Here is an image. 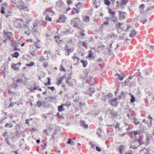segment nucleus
Returning a JSON list of instances; mask_svg holds the SVG:
<instances>
[{
	"label": "nucleus",
	"instance_id": "f3484780",
	"mask_svg": "<svg viewBox=\"0 0 154 154\" xmlns=\"http://www.w3.org/2000/svg\"><path fill=\"white\" fill-rule=\"evenodd\" d=\"M80 32L78 34H75V35L77 37H80L81 36H84L85 35V34L84 33L85 30H81L80 31Z\"/></svg>",
	"mask_w": 154,
	"mask_h": 154
},
{
	"label": "nucleus",
	"instance_id": "a878e982",
	"mask_svg": "<svg viewBox=\"0 0 154 154\" xmlns=\"http://www.w3.org/2000/svg\"><path fill=\"white\" fill-rule=\"evenodd\" d=\"M147 46L151 52H153L154 51V47L153 46L150 45L149 44H147Z\"/></svg>",
	"mask_w": 154,
	"mask_h": 154
},
{
	"label": "nucleus",
	"instance_id": "603ef678",
	"mask_svg": "<svg viewBox=\"0 0 154 154\" xmlns=\"http://www.w3.org/2000/svg\"><path fill=\"white\" fill-rule=\"evenodd\" d=\"M125 94L123 91H121L120 92V95L119 96V97L120 99H121L122 97H124Z\"/></svg>",
	"mask_w": 154,
	"mask_h": 154
},
{
	"label": "nucleus",
	"instance_id": "e2e57ef3",
	"mask_svg": "<svg viewBox=\"0 0 154 154\" xmlns=\"http://www.w3.org/2000/svg\"><path fill=\"white\" fill-rule=\"evenodd\" d=\"M8 134V132L7 131H5V133H4V134H2V136L5 137L6 138L7 134Z\"/></svg>",
	"mask_w": 154,
	"mask_h": 154
},
{
	"label": "nucleus",
	"instance_id": "bb28decb",
	"mask_svg": "<svg viewBox=\"0 0 154 154\" xmlns=\"http://www.w3.org/2000/svg\"><path fill=\"white\" fill-rule=\"evenodd\" d=\"M110 18L111 20L114 23H116L118 22V18L115 17V16H112Z\"/></svg>",
	"mask_w": 154,
	"mask_h": 154
},
{
	"label": "nucleus",
	"instance_id": "5701e85b",
	"mask_svg": "<svg viewBox=\"0 0 154 154\" xmlns=\"http://www.w3.org/2000/svg\"><path fill=\"white\" fill-rule=\"evenodd\" d=\"M110 114L113 116V117H115L118 115V112H115L113 110H112L111 111Z\"/></svg>",
	"mask_w": 154,
	"mask_h": 154
},
{
	"label": "nucleus",
	"instance_id": "7ed1b4c3",
	"mask_svg": "<svg viewBox=\"0 0 154 154\" xmlns=\"http://www.w3.org/2000/svg\"><path fill=\"white\" fill-rule=\"evenodd\" d=\"M80 22V19L79 17L74 18L71 20V24L74 27H77L78 26Z\"/></svg>",
	"mask_w": 154,
	"mask_h": 154
},
{
	"label": "nucleus",
	"instance_id": "864d4df0",
	"mask_svg": "<svg viewBox=\"0 0 154 154\" xmlns=\"http://www.w3.org/2000/svg\"><path fill=\"white\" fill-rule=\"evenodd\" d=\"M93 53H92V51H91V50L90 51V52L89 54L88 57L90 58H91L93 57Z\"/></svg>",
	"mask_w": 154,
	"mask_h": 154
},
{
	"label": "nucleus",
	"instance_id": "a19ab883",
	"mask_svg": "<svg viewBox=\"0 0 154 154\" xmlns=\"http://www.w3.org/2000/svg\"><path fill=\"white\" fill-rule=\"evenodd\" d=\"M19 56V54L17 52H15L14 53L13 55H12L13 57L17 58Z\"/></svg>",
	"mask_w": 154,
	"mask_h": 154
},
{
	"label": "nucleus",
	"instance_id": "8fccbe9b",
	"mask_svg": "<svg viewBox=\"0 0 154 154\" xmlns=\"http://www.w3.org/2000/svg\"><path fill=\"white\" fill-rule=\"evenodd\" d=\"M134 135V136H136L137 134H140L139 130L136 131H133Z\"/></svg>",
	"mask_w": 154,
	"mask_h": 154
},
{
	"label": "nucleus",
	"instance_id": "9b49d317",
	"mask_svg": "<svg viewBox=\"0 0 154 154\" xmlns=\"http://www.w3.org/2000/svg\"><path fill=\"white\" fill-rule=\"evenodd\" d=\"M119 19L120 20L124 19L125 18L126 14L125 12H121V11H119Z\"/></svg>",
	"mask_w": 154,
	"mask_h": 154
},
{
	"label": "nucleus",
	"instance_id": "dca6fc26",
	"mask_svg": "<svg viewBox=\"0 0 154 154\" xmlns=\"http://www.w3.org/2000/svg\"><path fill=\"white\" fill-rule=\"evenodd\" d=\"M125 146L123 145H120L119 146L118 150L120 154H122L124 151Z\"/></svg>",
	"mask_w": 154,
	"mask_h": 154
},
{
	"label": "nucleus",
	"instance_id": "680f3d73",
	"mask_svg": "<svg viewBox=\"0 0 154 154\" xmlns=\"http://www.w3.org/2000/svg\"><path fill=\"white\" fill-rule=\"evenodd\" d=\"M66 83H67L68 84V86H71L73 85L72 83L71 82H69V81H68L67 80H66Z\"/></svg>",
	"mask_w": 154,
	"mask_h": 154
},
{
	"label": "nucleus",
	"instance_id": "4be33fe9",
	"mask_svg": "<svg viewBox=\"0 0 154 154\" xmlns=\"http://www.w3.org/2000/svg\"><path fill=\"white\" fill-rule=\"evenodd\" d=\"M145 7L144 5V4H141L139 6V8L140 9V13L141 14L144 12V9Z\"/></svg>",
	"mask_w": 154,
	"mask_h": 154
},
{
	"label": "nucleus",
	"instance_id": "6e6d98bb",
	"mask_svg": "<svg viewBox=\"0 0 154 154\" xmlns=\"http://www.w3.org/2000/svg\"><path fill=\"white\" fill-rule=\"evenodd\" d=\"M33 89L34 90H39V91H42V89H41V88L39 87L38 86L35 87H34Z\"/></svg>",
	"mask_w": 154,
	"mask_h": 154
},
{
	"label": "nucleus",
	"instance_id": "3c124183",
	"mask_svg": "<svg viewBox=\"0 0 154 154\" xmlns=\"http://www.w3.org/2000/svg\"><path fill=\"white\" fill-rule=\"evenodd\" d=\"M144 72H145V74L146 75L148 76L149 75V72L147 70L145 69L144 70Z\"/></svg>",
	"mask_w": 154,
	"mask_h": 154
},
{
	"label": "nucleus",
	"instance_id": "69168bd1",
	"mask_svg": "<svg viewBox=\"0 0 154 154\" xmlns=\"http://www.w3.org/2000/svg\"><path fill=\"white\" fill-rule=\"evenodd\" d=\"M85 105V103H82L80 102L79 103V106L80 107H81L82 106H84Z\"/></svg>",
	"mask_w": 154,
	"mask_h": 154
},
{
	"label": "nucleus",
	"instance_id": "13d9d810",
	"mask_svg": "<svg viewBox=\"0 0 154 154\" xmlns=\"http://www.w3.org/2000/svg\"><path fill=\"white\" fill-rule=\"evenodd\" d=\"M37 104L38 107H40L42 105V102L40 101H38L37 102Z\"/></svg>",
	"mask_w": 154,
	"mask_h": 154
},
{
	"label": "nucleus",
	"instance_id": "f257e3e1",
	"mask_svg": "<svg viewBox=\"0 0 154 154\" xmlns=\"http://www.w3.org/2000/svg\"><path fill=\"white\" fill-rule=\"evenodd\" d=\"M65 5L64 2L61 0H59L56 3V8L59 11L64 12L65 9Z\"/></svg>",
	"mask_w": 154,
	"mask_h": 154
},
{
	"label": "nucleus",
	"instance_id": "aec40b11",
	"mask_svg": "<svg viewBox=\"0 0 154 154\" xmlns=\"http://www.w3.org/2000/svg\"><path fill=\"white\" fill-rule=\"evenodd\" d=\"M38 25L37 23H34L33 24V28L32 30L34 32H36L37 30L38 29Z\"/></svg>",
	"mask_w": 154,
	"mask_h": 154
},
{
	"label": "nucleus",
	"instance_id": "052dcab7",
	"mask_svg": "<svg viewBox=\"0 0 154 154\" xmlns=\"http://www.w3.org/2000/svg\"><path fill=\"white\" fill-rule=\"evenodd\" d=\"M82 45L86 48L87 47V42H83L82 43Z\"/></svg>",
	"mask_w": 154,
	"mask_h": 154
},
{
	"label": "nucleus",
	"instance_id": "cd10ccee",
	"mask_svg": "<svg viewBox=\"0 0 154 154\" xmlns=\"http://www.w3.org/2000/svg\"><path fill=\"white\" fill-rule=\"evenodd\" d=\"M74 31L72 29H70L67 30H66L64 33L66 34H71Z\"/></svg>",
	"mask_w": 154,
	"mask_h": 154
},
{
	"label": "nucleus",
	"instance_id": "4c0bfd02",
	"mask_svg": "<svg viewBox=\"0 0 154 154\" xmlns=\"http://www.w3.org/2000/svg\"><path fill=\"white\" fill-rule=\"evenodd\" d=\"M109 13L112 14V16H115V12L114 11H112V10L109 9L108 11Z\"/></svg>",
	"mask_w": 154,
	"mask_h": 154
},
{
	"label": "nucleus",
	"instance_id": "6ab92c4d",
	"mask_svg": "<svg viewBox=\"0 0 154 154\" xmlns=\"http://www.w3.org/2000/svg\"><path fill=\"white\" fill-rule=\"evenodd\" d=\"M137 34V32L134 29L132 30L131 33L129 34L130 37L131 38L134 37Z\"/></svg>",
	"mask_w": 154,
	"mask_h": 154
},
{
	"label": "nucleus",
	"instance_id": "72a5a7b5",
	"mask_svg": "<svg viewBox=\"0 0 154 154\" xmlns=\"http://www.w3.org/2000/svg\"><path fill=\"white\" fill-rule=\"evenodd\" d=\"M13 126V124L11 123H7L5 125V127L9 128H11Z\"/></svg>",
	"mask_w": 154,
	"mask_h": 154
},
{
	"label": "nucleus",
	"instance_id": "f704fd0d",
	"mask_svg": "<svg viewBox=\"0 0 154 154\" xmlns=\"http://www.w3.org/2000/svg\"><path fill=\"white\" fill-rule=\"evenodd\" d=\"M18 64H14L12 66V68L14 70H17L19 69V67H17Z\"/></svg>",
	"mask_w": 154,
	"mask_h": 154
},
{
	"label": "nucleus",
	"instance_id": "b1692460",
	"mask_svg": "<svg viewBox=\"0 0 154 154\" xmlns=\"http://www.w3.org/2000/svg\"><path fill=\"white\" fill-rule=\"evenodd\" d=\"M67 43L65 44H67V45H73V42L72 38H70L69 40L67 41Z\"/></svg>",
	"mask_w": 154,
	"mask_h": 154
},
{
	"label": "nucleus",
	"instance_id": "473e14b6",
	"mask_svg": "<svg viewBox=\"0 0 154 154\" xmlns=\"http://www.w3.org/2000/svg\"><path fill=\"white\" fill-rule=\"evenodd\" d=\"M79 12V11L77 10L75 8H73V10L72 11V14H74L75 13H78Z\"/></svg>",
	"mask_w": 154,
	"mask_h": 154
},
{
	"label": "nucleus",
	"instance_id": "9d476101",
	"mask_svg": "<svg viewBox=\"0 0 154 154\" xmlns=\"http://www.w3.org/2000/svg\"><path fill=\"white\" fill-rule=\"evenodd\" d=\"M94 91L95 90L94 88H90L85 92L86 94L89 95L91 96H92V94L94 93Z\"/></svg>",
	"mask_w": 154,
	"mask_h": 154
},
{
	"label": "nucleus",
	"instance_id": "423d86ee",
	"mask_svg": "<svg viewBox=\"0 0 154 154\" xmlns=\"http://www.w3.org/2000/svg\"><path fill=\"white\" fill-rule=\"evenodd\" d=\"M65 50L68 51V55L74 51V49L73 47L70 48L67 44H65Z\"/></svg>",
	"mask_w": 154,
	"mask_h": 154
},
{
	"label": "nucleus",
	"instance_id": "4468645a",
	"mask_svg": "<svg viewBox=\"0 0 154 154\" xmlns=\"http://www.w3.org/2000/svg\"><path fill=\"white\" fill-rule=\"evenodd\" d=\"M117 99L116 98H114L110 101V104L112 106L116 107L117 104Z\"/></svg>",
	"mask_w": 154,
	"mask_h": 154
},
{
	"label": "nucleus",
	"instance_id": "6e6552de",
	"mask_svg": "<svg viewBox=\"0 0 154 154\" xmlns=\"http://www.w3.org/2000/svg\"><path fill=\"white\" fill-rule=\"evenodd\" d=\"M4 34L6 39H9L12 35V33L10 32H8L7 31L4 30Z\"/></svg>",
	"mask_w": 154,
	"mask_h": 154
},
{
	"label": "nucleus",
	"instance_id": "79ce46f5",
	"mask_svg": "<svg viewBox=\"0 0 154 154\" xmlns=\"http://www.w3.org/2000/svg\"><path fill=\"white\" fill-rule=\"evenodd\" d=\"M122 25V24L120 23H117L115 26L117 28H119V29H122L121 26Z\"/></svg>",
	"mask_w": 154,
	"mask_h": 154
},
{
	"label": "nucleus",
	"instance_id": "0eeeda50",
	"mask_svg": "<svg viewBox=\"0 0 154 154\" xmlns=\"http://www.w3.org/2000/svg\"><path fill=\"white\" fill-rule=\"evenodd\" d=\"M14 24L17 27H22V24L23 23V21L19 19H16L14 21Z\"/></svg>",
	"mask_w": 154,
	"mask_h": 154
},
{
	"label": "nucleus",
	"instance_id": "0e129e2a",
	"mask_svg": "<svg viewBox=\"0 0 154 154\" xmlns=\"http://www.w3.org/2000/svg\"><path fill=\"white\" fill-rule=\"evenodd\" d=\"M135 82H132V83H131L130 85L129 86L131 87H134V86H135Z\"/></svg>",
	"mask_w": 154,
	"mask_h": 154
},
{
	"label": "nucleus",
	"instance_id": "49530a36",
	"mask_svg": "<svg viewBox=\"0 0 154 154\" xmlns=\"http://www.w3.org/2000/svg\"><path fill=\"white\" fill-rule=\"evenodd\" d=\"M104 4L107 6H109L110 4V2L108 0H104Z\"/></svg>",
	"mask_w": 154,
	"mask_h": 154
},
{
	"label": "nucleus",
	"instance_id": "39448f33",
	"mask_svg": "<svg viewBox=\"0 0 154 154\" xmlns=\"http://www.w3.org/2000/svg\"><path fill=\"white\" fill-rule=\"evenodd\" d=\"M18 3L20 4H17V5L20 10L21 11H25L26 9V7L24 6L21 0H19Z\"/></svg>",
	"mask_w": 154,
	"mask_h": 154
},
{
	"label": "nucleus",
	"instance_id": "774afa93",
	"mask_svg": "<svg viewBox=\"0 0 154 154\" xmlns=\"http://www.w3.org/2000/svg\"><path fill=\"white\" fill-rule=\"evenodd\" d=\"M125 154H133V153L131 151H128L127 152H125Z\"/></svg>",
	"mask_w": 154,
	"mask_h": 154
},
{
	"label": "nucleus",
	"instance_id": "ddd939ff",
	"mask_svg": "<svg viewBox=\"0 0 154 154\" xmlns=\"http://www.w3.org/2000/svg\"><path fill=\"white\" fill-rule=\"evenodd\" d=\"M139 132L140 134L145 133L146 131V128L144 126H140L139 127Z\"/></svg>",
	"mask_w": 154,
	"mask_h": 154
},
{
	"label": "nucleus",
	"instance_id": "58836bf2",
	"mask_svg": "<svg viewBox=\"0 0 154 154\" xmlns=\"http://www.w3.org/2000/svg\"><path fill=\"white\" fill-rule=\"evenodd\" d=\"M127 2H128L125 0H121V3L119 4L122 5H126Z\"/></svg>",
	"mask_w": 154,
	"mask_h": 154
},
{
	"label": "nucleus",
	"instance_id": "5fc2aeb1",
	"mask_svg": "<svg viewBox=\"0 0 154 154\" xmlns=\"http://www.w3.org/2000/svg\"><path fill=\"white\" fill-rule=\"evenodd\" d=\"M134 123L135 125H137L139 123L136 118H134Z\"/></svg>",
	"mask_w": 154,
	"mask_h": 154
},
{
	"label": "nucleus",
	"instance_id": "7c9ffc66",
	"mask_svg": "<svg viewBox=\"0 0 154 154\" xmlns=\"http://www.w3.org/2000/svg\"><path fill=\"white\" fill-rule=\"evenodd\" d=\"M64 110V109L63 108V104L60 106H59L58 107V110L60 112H61Z\"/></svg>",
	"mask_w": 154,
	"mask_h": 154
},
{
	"label": "nucleus",
	"instance_id": "c756f323",
	"mask_svg": "<svg viewBox=\"0 0 154 154\" xmlns=\"http://www.w3.org/2000/svg\"><path fill=\"white\" fill-rule=\"evenodd\" d=\"M65 77V76L64 75H63V76L60 78L59 79H58L57 80V84L58 85H60L61 84L63 80V78Z\"/></svg>",
	"mask_w": 154,
	"mask_h": 154
},
{
	"label": "nucleus",
	"instance_id": "338daca9",
	"mask_svg": "<svg viewBox=\"0 0 154 154\" xmlns=\"http://www.w3.org/2000/svg\"><path fill=\"white\" fill-rule=\"evenodd\" d=\"M84 19L86 21H89V17L88 16H86L84 17Z\"/></svg>",
	"mask_w": 154,
	"mask_h": 154
},
{
	"label": "nucleus",
	"instance_id": "f03ea898",
	"mask_svg": "<svg viewBox=\"0 0 154 154\" xmlns=\"http://www.w3.org/2000/svg\"><path fill=\"white\" fill-rule=\"evenodd\" d=\"M21 84L25 85V82L22 80V79H18L14 82L12 85V87L15 89H16L19 86H21Z\"/></svg>",
	"mask_w": 154,
	"mask_h": 154
},
{
	"label": "nucleus",
	"instance_id": "f8f14e48",
	"mask_svg": "<svg viewBox=\"0 0 154 154\" xmlns=\"http://www.w3.org/2000/svg\"><path fill=\"white\" fill-rule=\"evenodd\" d=\"M66 19V17L64 15H60L57 22L64 23Z\"/></svg>",
	"mask_w": 154,
	"mask_h": 154
},
{
	"label": "nucleus",
	"instance_id": "a211bd4d",
	"mask_svg": "<svg viewBox=\"0 0 154 154\" xmlns=\"http://www.w3.org/2000/svg\"><path fill=\"white\" fill-rule=\"evenodd\" d=\"M149 151L150 150L149 149L143 148L140 150V152L142 153V152H144V154H149Z\"/></svg>",
	"mask_w": 154,
	"mask_h": 154
},
{
	"label": "nucleus",
	"instance_id": "393cba45",
	"mask_svg": "<svg viewBox=\"0 0 154 154\" xmlns=\"http://www.w3.org/2000/svg\"><path fill=\"white\" fill-rule=\"evenodd\" d=\"M81 62L82 63L83 66L84 67H85L87 64V61L86 60H81Z\"/></svg>",
	"mask_w": 154,
	"mask_h": 154
},
{
	"label": "nucleus",
	"instance_id": "412c9836",
	"mask_svg": "<svg viewBox=\"0 0 154 154\" xmlns=\"http://www.w3.org/2000/svg\"><path fill=\"white\" fill-rule=\"evenodd\" d=\"M72 58L73 60H74V61H75L76 59L77 60V61L76 64L77 65L78 63H79V61L80 60V58L76 57L75 54L74 56L72 57Z\"/></svg>",
	"mask_w": 154,
	"mask_h": 154
},
{
	"label": "nucleus",
	"instance_id": "37998d69",
	"mask_svg": "<svg viewBox=\"0 0 154 154\" xmlns=\"http://www.w3.org/2000/svg\"><path fill=\"white\" fill-rule=\"evenodd\" d=\"M48 81L47 83H45V85L47 86L48 85H50L51 84L50 81H51V79L50 78H48Z\"/></svg>",
	"mask_w": 154,
	"mask_h": 154
},
{
	"label": "nucleus",
	"instance_id": "4d7b16f0",
	"mask_svg": "<svg viewBox=\"0 0 154 154\" xmlns=\"http://www.w3.org/2000/svg\"><path fill=\"white\" fill-rule=\"evenodd\" d=\"M1 13L2 14L5 13V7L3 6L2 7L1 10Z\"/></svg>",
	"mask_w": 154,
	"mask_h": 154
},
{
	"label": "nucleus",
	"instance_id": "a18cd8bd",
	"mask_svg": "<svg viewBox=\"0 0 154 154\" xmlns=\"http://www.w3.org/2000/svg\"><path fill=\"white\" fill-rule=\"evenodd\" d=\"M116 75H118V78L120 81H122L124 79V77H122V75H119V74H116Z\"/></svg>",
	"mask_w": 154,
	"mask_h": 154
},
{
	"label": "nucleus",
	"instance_id": "09e8293b",
	"mask_svg": "<svg viewBox=\"0 0 154 154\" xmlns=\"http://www.w3.org/2000/svg\"><path fill=\"white\" fill-rule=\"evenodd\" d=\"M34 65L35 63L34 62H32L30 63L27 64L26 66L29 67L30 66H32Z\"/></svg>",
	"mask_w": 154,
	"mask_h": 154
},
{
	"label": "nucleus",
	"instance_id": "20e7f679",
	"mask_svg": "<svg viewBox=\"0 0 154 154\" xmlns=\"http://www.w3.org/2000/svg\"><path fill=\"white\" fill-rule=\"evenodd\" d=\"M87 83H88L90 85H94V80L93 77L91 76H89L88 77L86 80Z\"/></svg>",
	"mask_w": 154,
	"mask_h": 154
},
{
	"label": "nucleus",
	"instance_id": "ea45409f",
	"mask_svg": "<svg viewBox=\"0 0 154 154\" xmlns=\"http://www.w3.org/2000/svg\"><path fill=\"white\" fill-rule=\"evenodd\" d=\"M131 98L130 99V101L131 103H134L135 102V97L133 95H131Z\"/></svg>",
	"mask_w": 154,
	"mask_h": 154
},
{
	"label": "nucleus",
	"instance_id": "1a4fd4ad",
	"mask_svg": "<svg viewBox=\"0 0 154 154\" xmlns=\"http://www.w3.org/2000/svg\"><path fill=\"white\" fill-rule=\"evenodd\" d=\"M88 73L87 72H84L83 74L80 75V79L82 80L83 81H86L88 78Z\"/></svg>",
	"mask_w": 154,
	"mask_h": 154
},
{
	"label": "nucleus",
	"instance_id": "de8ad7c7",
	"mask_svg": "<svg viewBox=\"0 0 154 154\" xmlns=\"http://www.w3.org/2000/svg\"><path fill=\"white\" fill-rule=\"evenodd\" d=\"M109 36L111 37L112 38H116L118 37L117 35L114 34L113 33L111 34Z\"/></svg>",
	"mask_w": 154,
	"mask_h": 154
},
{
	"label": "nucleus",
	"instance_id": "e433bc0d",
	"mask_svg": "<svg viewBox=\"0 0 154 154\" xmlns=\"http://www.w3.org/2000/svg\"><path fill=\"white\" fill-rule=\"evenodd\" d=\"M49 99V101L51 102H53L54 100H56V97H50Z\"/></svg>",
	"mask_w": 154,
	"mask_h": 154
},
{
	"label": "nucleus",
	"instance_id": "c03bdc74",
	"mask_svg": "<svg viewBox=\"0 0 154 154\" xmlns=\"http://www.w3.org/2000/svg\"><path fill=\"white\" fill-rule=\"evenodd\" d=\"M134 143H132L130 145V148H133V149H136L137 148L138 146H134L133 145Z\"/></svg>",
	"mask_w": 154,
	"mask_h": 154
},
{
	"label": "nucleus",
	"instance_id": "2eb2a0df",
	"mask_svg": "<svg viewBox=\"0 0 154 154\" xmlns=\"http://www.w3.org/2000/svg\"><path fill=\"white\" fill-rule=\"evenodd\" d=\"M81 126L85 129H87L88 128V125L85 123V121L81 120L80 121Z\"/></svg>",
	"mask_w": 154,
	"mask_h": 154
},
{
	"label": "nucleus",
	"instance_id": "2f4dec72",
	"mask_svg": "<svg viewBox=\"0 0 154 154\" xmlns=\"http://www.w3.org/2000/svg\"><path fill=\"white\" fill-rule=\"evenodd\" d=\"M152 137L150 135L147 134V136L146 137V139L148 143H150L149 141L152 140L151 139H152Z\"/></svg>",
	"mask_w": 154,
	"mask_h": 154
},
{
	"label": "nucleus",
	"instance_id": "c85d7f7f",
	"mask_svg": "<svg viewBox=\"0 0 154 154\" xmlns=\"http://www.w3.org/2000/svg\"><path fill=\"white\" fill-rule=\"evenodd\" d=\"M83 5V4L81 2H79L75 6L77 8L79 9L82 8Z\"/></svg>",
	"mask_w": 154,
	"mask_h": 154
},
{
	"label": "nucleus",
	"instance_id": "bf43d9fd",
	"mask_svg": "<svg viewBox=\"0 0 154 154\" xmlns=\"http://www.w3.org/2000/svg\"><path fill=\"white\" fill-rule=\"evenodd\" d=\"M47 15V14H46ZM45 20L47 21L48 20L49 21H51V18H50L48 15H46V17L45 18Z\"/></svg>",
	"mask_w": 154,
	"mask_h": 154
},
{
	"label": "nucleus",
	"instance_id": "c9c22d12",
	"mask_svg": "<svg viewBox=\"0 0 154 154\" xmlns=\"http://www.w3.org/2000/svg\"><path fill=\"white\" fill-rule=\"evenodd\" d=\"M137 142L139 143V145H137V146H139L140 145L142 144L143 143V141L142 140V139L141 138L137 140Z\"/></svg>",
	"mask_w": 154,
	"mask_h": 154
}]
</instances>
